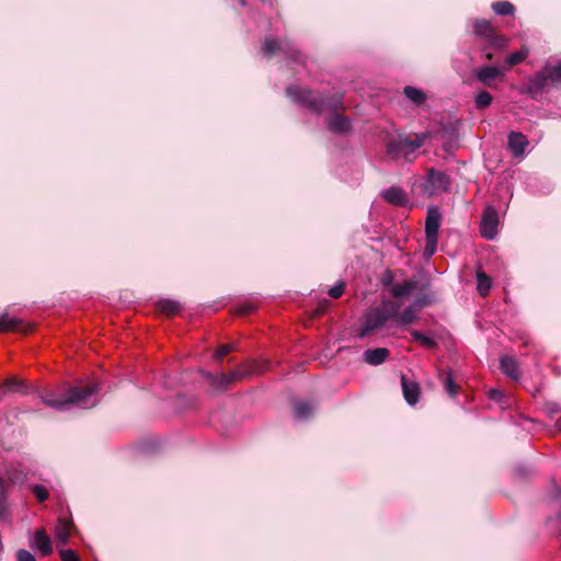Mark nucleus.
Listing matches in <instances>:
<instances>
[{
    "label": "nucleus",
    "mask_w": 561,
    "mask_h": 561,
    "mask_svg": "<svg viewBox=\"0 0 561 561\" xmlns=\"http://www.w3.org/2000/svg\"><path fill=\"white\" fill-rule=\"evenodd\" d=\"M286 96L294 103L306 106L314 114H321L325 110L331 114L344 111L342 94L324 95L300 85L293 84L287 87Z\"/></svg>",
    "instance_id": "f257e3e1"
},
{
    "label": "nucleus",
    "mask_w": 561,
    "mask_h": 561,
    "mask_svg": "<svg viewBox=\"0 0 561 561\" xmlns=\"http://www.w3.org/2000/svg\"><path fill=\"white\" fill-rule=\"evenodd\" d=\"M99 386L89 383L84 386L69 387L64 392L45 391L41 394L43 403L59 411L68 410L72 407L93 405L92 398L98 393Z\"/></svg>",
    "instance_id": "f03ea898"
},
{
    "label": "nucleus",
    "mask_w": 561,
    "mask_h": 561,
    "mask_svg": "<svg viewBox=\"0 0 561 561\" xmlns=\"http://www.w3.org/2000/svg\"><path fill=\"white\" fill-rule=\"evenodd\" d=\"M270 368V360L267 359H248L243 364H240L233 371L229 374L214 375L206 374V379L208 380L210 387L217 391L221 392L228 389V387L236 381H239L243 378L260 375L265 373Z\"/></svg>",
    "instance_id": "7ed1b4c3"
},
{
    "label": "nucleus",
    "mask_w": 561,
    "mask_h": 561,
    "mask_svg": "<svg viewBox=\"0 0 561 561\" xmlns=\"http://www.w3.org/2000/svg\"><path fill=\"white\" fill-rule=\"evenodd\" d=\"M398 311H400V306L391 300H385L380 306L369 309L365 314L358 336L365 337L375 330L381 329L388 320L398 316Z\"/></svg>",
    "instance_id": "20e7f679"
},
{
    "label": "nucleus",
    "mask_w": 561,
    "mask_h": 561,
    "mask_svg": "<svg viewBox=\"0 0 561 561\" xmlns=\"http://www.w3.org/2000/svg\"><path fill=\"white\" fill-rule=\"evenodd\" d=\"M426 136L424 134H399L398 137L389 139L386 149L392 158H399L404 154L405 159L411 161L409 156L423 146Z\"/></svg>",
    "instance_id": "39448f33"
},
{
    "label": "nucleus",
    "mask_w": 561,
    "mask_h": 561,
    "mask_svg": "<svg viewBox=\"0 0 561 561\" xmlns=\"http://www.w3.org/2000/svg\"><path fill=\"white\" fill-rule=\"evenodd\" d=\"M561 84V62L556 66H547L536 73L528 83V91L533 96L541 93L549 85Z\"/></svg>",
    "instance_id": "423d86ee"
},
{
    "label": "nucleus",
    "mask_w": 561,
    "mask_h": 561,
    "mask_svg": "<svg viewBox=\"0 0 561 561\" xmlns=\"http://www.w3.org/2000/svg\"><path fill=\"white\" fill-rule=\"evenodd\" d=\"M499 216L493 207H486L483 211L480 232L486 240H493L497 233Z\"/></svg>",
    "instance_id": "0eeeda50"
},
{
    "label": "nucleus",
    "mask_w": 561,
    "mask_h": 561,
    "mask_svg": "<svg viewBox=\"0 0 561 561\" xmlns=\"http://www.w3.org/2000/svg\"><path fill=\"white\" fill-rule=\"evenodd\" d=\"M440 214L437 209L431 208L425 220L426 245H437Z\"/></svg>",
    "instance_id": "6e6552de"
},
{
    "label": "nucleus",
    "mask_w": 561,
    "mask_h": 561,
    "mask_svg": "<svg viewBox=\"0 0 561 561\" xmlns=\"http://www.w3.org/2000/svg\"><path fill=\"white\" fill-rule=\"evenodd\" d=\"M381 197L393 206H405L409 203V196L407 192L396 185H392L381 192Z\"/></svg>",
    "instance_id": "1a4fd4ad"
},
{
    "label": "nucleus",
    "mask_w": 561,
    "mask_h": 561,
    "mask_svg": "<svg viewBox=\"0 0 561 561\" xmlns=\"http://www.w3.org/2000/svg\"><path fill=\"white\" fill-rule=\"evenodd\" d=\"M428 287V282L419 285V283L415 279H408L404 280L402 284H397L392 286L391 294L393 297L400 298L411 294L415 289L420 291H426Z\"/></svg>",
    "instance_id": "9d476101"
},
{
    "label": "nucleus",
    "mask_w": 561,
    "mask_h": 561,
    "mask_svg": "<svg viewBox=\"0 0 561 561\" xmlns=\"http://www.w3.org/2000/svg\"><path fill=\"white\" fill-rule=\"evenodd\" d=\"M474 76L479 82L482 84L492 88L496 79L502 78L503 73L500 68L494 66H484L479 69H476Z\"/></svg>",
    "instance_id": "9b49d317"
},
{
    "label": "nucleus",
    "mask_w": 561,
    "mask_h": 561,
    "mask_svg": "<svg viewBox=\"0 0 561 561\" xmlns=\"http://www.w3.org/2000/svg\"><path fill=\"white\" fill-rule=\"evenodd\" d=\"M401 387L405 401L410 405H415L419 402L421 389L416 381L409 379L405 375L401 376Z\"/></svg>",
    "instance_id": "f8f14e48"
},
{
    "label": "nucleus",
    "mask_w": 561,
    "mask_h": 561,
    "mask_svg": "<svg viewBox=\"0 0 561 561\" xmlns=\"http://www.w3.org/2000/svg\"><path fill=\"white\" fill-rule=\"evenodd\" d=\"M28 392V386L24 379H20L15 376L7 378L1 385H0V393L2 396L9 394V393H22L26 394Z\"/></svg>",
    "instance_id": "ddd939ff"
},
{
    "label": "nucleus",
    "mask_w": 561,
    "mask_h": 561,
    "mask_svg": "<svg viewBox=\"0 0 561 561\" xmlns=\"http://www.w3.org/2000/svg\"><path fill=\"white\" fill-rule=\"evenodd\" d=\"M427 185H430L433 191L439 190L446 192L449 190L450 179L445 172L430 169L427 171Z\"/></svg>",
    "instance_id": "4468645a"
},
{
    "label": "nucleus",
    "mask_w": 561,
    "mask_h": 561,
    "mask_svg": "<svg viewBox=\"0 0 561 561\" xmlns=\"http://www.w3.org/2000/svg\"><path fill=\"white\" fill-rule=\"evenodd\" d=\"M328 128L334 134H345L352 128L351 121L340 113L331 114L328 118Z\"/></svg>",
    "instance_id": "2eb2a0df"
},
{
    "label": "nucleus",
    "mask_w": 561,
    "mask_h": 561,
    "mask_svg": "<svg viewBox=\"0 0 561 561\" xmlns=\"http://www.w3.org/2000/svg\"><path fill=\"white\" fill-rule=\"evenodd\" d=\"M43 556H49L53 552L51 540L44 528L36 529L32 543Z\"/></svg>",
    "instance_id": "dca6fc26"
},
{
    "label": "nucleus",
    "mask_w": 561,
    "mask_h": 561,
    "mask_svg": "<svg viewBox=\"0 0 561 561\" xmlns=\"http://www.w3.org/2000/svg\"><path fill=\"white\" fill-rule=\"evenodd\" d=\"M508 148L514 157H522L528 146V140L525 135L517 131H511L508 134Z\"/></svg>",
    "instance_id": "f3484780"
},
{
    "label": "nucleus",
    "mask_w": 561,
    "mask_h": 561,
    "mask_svg": "<svg viewBox=\"0 0 561 561\" xmlns=\"http://www.w3.org/2000/svg\"><path fill=\"white\" fill-rule=\"evenodd\" d=\"M390 351L386 347L369 348L363 354L364 360L369 365H380L389 357Z\"/></svg>",
    "instance_id": "a211bd4d"
},
{
    "label": "nucleus",
    "mask_w": 561,
    "mask_h": 561,
    "mask_svg": "<svg viewBox=\"0 0 561 561\" xmlns=\"http://www.w3.org/2000/svg\"><path fill=\"white\" fill-rule=\"evenodd\" d=\"M500 367L508 378L517 381L520 377L519 367L517 362L512 356H502L500 359Z\"/></svg>",
    "instance_id": "6ab92c4d"
},
{
    "label": "nucleus",
    "mask_w": 561,
    "mask_h": 561,
    "mask_svg": "<svg viewBox=\"0 0 561 561\" xmlns=\"http://www.w3.org/2000/svg\"><path fill=\"white\" fill-rule=\"evenodd\" d=\"M419 308L412 304L408 306L402 313L398 311V316L393 319L397 321V323L401 327H407L412 323H414L419 319Z\"/></svg>",
    "instance_id": "aec40b11"
},
{
    "label": "nucleus",
    "mask_w": 561,
    "mask_h": 561,
    "mask_svg": "<svg viewBox=\"0 0 561 561\" xmlns=\"http://www.w3.org/2000/svg\"><path fill=\"white\" fill-rule=\"evenodd\" d=\"M73 523L66 518H59L56 525V538L59 543L67 545L71 535V529L73 528Z\"/></svg>",
    "instance_id": "412c9836"
},
{
    "label": "nucleus",
    "mask_w": 561,
    "mask_h": 561,
    "mask_svg": "<svg viewBox=\"0 0 561 561\" xmlns=\"http://www.w3.org/2000/svg\"><path fill=\"white\" fill-rule=\"evenodd\" d=\"M9 331H22L27 332L25 330L21 320L16 318H10L7 313L0 317V332H9Z\"/></svg>",
    "instance_id": "4be33fe9"
},
{
    "label": "nucleus",
    "mask_w": 561,
    "mask_h": 561,
    "mask_svg": "<svg viewBox=\"0 0 561 561\" xmlns=\"http://www.w3.org/2000/svg\"><path fill=\"white\" fill-rule=\"evenodd\" d=\"M282 43L283 42L278 41L277 38H275L273 36H266L264 38L261 50L264 56L272 58L276 54L280 53Z\"/></svg>",
    "instance_id": "5701e85b"
},
{
    "label": "nucleus",
    "mask_w": 561,
    "mask_h": 561,
    "mask_svg": "<svg viewBox=\"0 0 561 561\" xmlns=\"http://www.w3.org/2000/svg\"><path fill=\"white\" fill-rule=\"evenodd\" d=\"M280 53L284 54L287 59L294 62H302L301 53L296 47V45L288 39L283 41Z\"/></svg>",
    "instance_id": "b1692460"
},
{
    "label": "nucleus",
    "mask_w": 561,
    "mask_h": 561,
    "mask_svg": "<svg viewBox=\"0 0 561 561\" xmlns=\"http://www.w3.org/2000/svg\"><path fill=\"white\" fill-rule=\"evenodd\" d=\"M157 308L160 312L167 314L168 317H172L181 311L182 306L176 300L161 299L157 302Z\"/></svg>",
    "instance_id": "393cba45"
},
{
    "label": "nucleus",
    "mask_w": 561,
    "mask_h": 561,
    "mask_svg": "<svg viewBox=\"0 0 561 561\" xmlns=\"http://www.w3.org/2000/svg\"><path fill=\"white\" fill-rule=\"evenodd\" d=\"M403 94L407 96V99H409L413 104L417 106L424 104L427 99L423 90L412 85L404 87Z\"/></svg>",
    "instance_id": "a878e982"
},
{
    "label": "nucleus",
    "mask_w": 561,
    "mask_h": 561,
    "mask_svg": "<svg viewBox=\"0 0 561 561\" xmlns=\"http://www.w3.org/2000/svg\"><path fill=\"white\" fill-rule=\"evenodd\" d=\"M472 27L473 34L479 38L486 36L489 33L495 30L492 22L485 19H476L473 21Z\"/></svg>",
    "instance_id": "bb28decb"
},
{
    "label": "nucleus",
    "mask_w": 561,
    "mask_h": 561,
    "mask_svg": "<svg viewBox=\"0 0 561 561\" xmlns=\"http://www.w3.org/2000/svg\"><path fill=\"white\" fill-rule=\"evenodd\" d=\"M312 413L313 407L306 401H299L294 405V415L298 420H307L312 415Z\"/></svg>",
    "instance_id": "cd10ccee"
},
{
    "label": "nucleus",
    "mask_w": 561,
    "mask_h": 561,
    "mask_svg": "<svg viewBox=\"0 0 561 561\" xmlns=\"http://www.w3.org/2000/svg\"><path fill=\"white\" fill-rule=\"evenodd\" d=\"M491 8L497 15L502 16H510L515 13L514 4L506 0L495 1L492 3Z\"/></svg>",
    "instance_id": "c85d7f7f"
},
{
    "label": "nucleus",
    "mask_w": 561,
    "mask_h": 561,
    "mask_svg": "<svg viewBox=\"0 0 561 561\" xmlns=\"http://www.w3.org/2000/svg\"><path fill=\"white\" fill-rule=\"evenodd\" d=\"M442 382L445 391L450 397H456L458 394L459 386L456 383L453 373L450 370L442 375Z\"/></svg>",
    "instance_id": "c756f323"
},
{
    "label": "nucleus",
    "mask_w": 561,
    "mask_h": 561,
    "mask_svg": "<svg viewBox=\"0 0 561 561\" xmlns=\"http://www.w3.org/2000/svg\"><path fill=\"white\" fill-rule=\"evenodd\" d=\"M478 291L481 296H486L491 289V278L481 268L477 271Z\"/></svg>",
    "instance_id": "7c9ffc66"
},
{
    "label": "nucleus",
    "mask_w": 561,
    "mask_h": 561,
    "mask_svg": "<svg viewBox=\"0 0 561 561\" xmlns=\"http://www.w3.org/2000/svg\"><path fill=\"white\" fill-rule=\"evenodd\" d=\"M411 335L414 341L419 342L422 346H424L427 350H435L438 346L437 342L434 339L424 335L422 332L417 330H412Z\"/></svg>",
    "instance_id": "2f4dec72"
},
{
    "label": "nucleus",
    "mask_w": 561,
    "mask_h": 561,
    "mask_svg": "<svg viewBox=\"0 0 561 561\" xmlns=\"http://www.w3.org/2000/svg\"><path fill=\"white\" fill-rule=\"evenodd\" d=\"M436 302V296L434 293H421L416 296L414 305L422 309Z\"/></svg>",
    "instance_id": "473e14b6"
},
{
    "label": "nucleus",
    "mask_w": 561,
    "mask_h": 561,
    "mask_svg": "<svg viewBox=\"0 0 561 561\" xmlns=\"http://www.w3.org/2000/svg\"><path fill=\"white\" fill-rule=\"evenodd\" d=\"M528 56V49L523 47L520 50L510 54L506 57V64L508 67L516 66L524 61Z\"/></svg>",
    "instance_id": "72a5a7b5"
},
{
    "label": "nucleus",
    "mask_w": 561,
    "mask_h": 561,
    "mask_svg": "<svg viewBox=\"0 0 561 561\" xmlns=\"http://www.w3.org/2000/svg\"><path fill=\"white\" fill-rule=\"evenodd\" d=\"M493 96L485 90L480 91L474 99L478 110H485L491 105Z\"/></svg>",
    "instance_id": "f704fd0d"
},
{
    "label": "nucleus",
    "mask_w": 561,
    "mask_h": 561,
    "mask_svg": "<svg viewBox=\"0 0 561 561\" xmlns=\"http://www.w3.org/2000/svg\"><path fill=\"white\" fill-rule=\"evenodd\" d=\"M508 45V39L504 35L496 32V34L491 38L490 44L488 45V48H494V49H505Z\"/></svg>",
    "instance_id": "c9c22d12"
},
{
    "label": "nucleus",
    "mask_w": 561,
    "mask_h": 561,
    "mask_svg": "<svg viewBox=\"0 0 561 561\" xmlns=\"http://www.w3.org/2000/svg\"><path fill=\"white\" fill-rule=\"evenodd\" d=\"M331 301L328 299L320 300L317 307L311 311V318L322 317L330 308Z\"/></svg>",
    "instance_id": "e433bc0d"
},
{
    "label": "nucleus",
    "mask_w": 561,
    "mask_h": 561,
    "mask_svg": "<svg viewBox=\"0 0 561 561\" xmlns=\"http://www.w3.org/2000/svg\"><path fill=\"white\" fill-rule=\"evenodd\" d=\"M26 411L20 409H11L5 413V421L8 425H14L21 420V415L25 414Z\"/></svg>",
    "instance_id": "4c0bfd02"
},
{
    "label": "nucleus",
    "mask_w": 561,
    "mask_h": 561,
    "mask_svg": "<svg viewBox=\"0 0 561 561\" xmlns=\"http://www.w3.org/2000/svg\"><path fill=\"white\" fill-rule=\"evenodd\" d=\"M32 492H33L34 496L39 502H45L49 497L48 490L44 485H41V484L33 485L32 486Z\"/></svg>",
    "instance_id": "58836bf2"
},
{
    "label": "nucleus",
    "mask_w": 561,
    "mask_h": 561,
    "mask_svg": "<svg viewBox=\"0 0 561 561\" xmlns=\"http://www.w3.org/2000/svg\"><path fill=\"white\" fill-rule=\"evenodd\" d=\"M234 345L233 344H222L220 345L214 357L217 359V360H220L224 356L228 355L229 353H231L232 351H234Z\"/></svg>",
    "instance_id": "ea45409f"
},
{
    "label": "nucleus",
    "mask_w": 561,
    "mask_h": 561,
    "mask_svg": "<svg viewBox=\"0 0 561 561\" xmlns=\"http://www.w3.org/2000/svg\"><path fill=\"white\" fill-rule=\"evenodd\" d=\"M59 556L62 561H81L78 553L72 549H61Z\"/></svg>",
    "instance_id": "a19ab883"
},
{
    "label": "nucleus",
    "mask_w": 561,
    "mask_h": 561,
    "mask_svg": "<svg viewBox=\"0 0 561 561\" xmlns=\"http://www.w3.org/2000/svg\"><path fill=\"white\" fill-rule=\"evenodd\" d=\"M345 286L346 285L344 282H340L335 286L331 287L328 294L330 295V297L337 299L344 294Z\"/></svg>",
    "instance_id": "79ce46f5"
},
{
    "label": "nucleus",
    "mask_w": 561,
    "mask_h": 561,
    "mask_svg": "<svg viewBox=\"0 0 561 561\" xmlns=\"http://www.w3.org/2000/svg\"><path fill=\"white\" fill-rule=\"evenodd\" d=\"M5 491L3 486V481L0 478V519L5 517L7 505H5Z\"/></svg>",
    "instance_id": "37998d69"
},
{
    "label": "nucleus",
    "mask_w": 561,
    "mask_h": 561,
    "mask_svg": "<svg viewBox=\"0 0 561 561\" xmlns=\"http://www.w3.org/2000/svg\"><path fill=\"white\" fill-rule=\"evenodd\" d=\"M16 560L18 561H36L34 556L25 549L18 550Z\"/></svg>",
    "instance_id": "c03bdc74"
},
{
    "label": "nucleus",
    "mask_w": 561,
    "mask_h": 561,
    "mask_svg": "<svg viewBox=\"0 0 561 561\" xmlns=\"http://www.w3.org/2000/svg\"><path fill=\"white\" fill-rule=\"evenodd\" d=\"M381 282L383 285L389 286L393 282V274L390 270L385 271V273L381 276Z\"/></svg>",
    "instance_id": "a18cd8bd"
},
{
    "label": "nucleus",
    "mask_w": 561,
    "mask_h": 561,
    "mask_svg": "<svg viewBox=\"0 0 561 561\" xmlns=\"http://www.w3.org/2000/svg\"><path fill=\"white\" fill-rule=\"evenodd\" d=\"M255 310V307L251 304H244L239 307V313L240 314H250Z\"/></svg>",
    "instance_id": "49530a36"
},
{
    "label": "nucleus",
    "mask_w": 561,
    "mask_h": 561,
    "mask_svg": "<svg viewBox=\"0 0 561 561\" xmlns=\"http://www.w3.org/2000/svg\"><path fill=\"white\" fill-rule=\"evenodd\" d=\"M489 396L492 400L500 401L501 398L503 397V393H502V391H500L497 389H492V390H490Z\"/></svg>",
    "instance_id": "de8ad7c7"
},
{
    "label": "nucleus",
    "mask_w": 561,
    "mask_h": 561,
    "mask_svg": "<svg viewBox=\"0 0 561 561\" xmlns=\"http://www.w3.org/2000/svg\"><path fill=\"white\" fill-rule=\"evenodd\" d=\"M496 34V30H493L491 33H489L486 36L482 37L486 45L490 44L491 38ZM488 49V46L483 47V50Z\"/></svg>",
    "instance_id": "09e8293b"
},
{
    "label": "nucleus",
    "mask_w": 561,
    "mask_h": 561,
    "mask_svg": "<svg viewBox=\"0 0 561 561\" xmlns=\"http://www.w3.org/2000/svg\"><path fill=\"white\" fill-rule=\"evenodd\" d=\"M435 251H436V248H424L423 256L425 259H430L434 255Z\"/></svg>",
    "instance_id": "8fccbe9b"
},
{
    "label": "nucleus",
    "mask_w": 561,
    "mask_h": 561,
    "mask_svg": "<svg viewBox=\"0 0 561 561\" xmlns=\"http://www.w3.org/2000/svg\"><path fill=\"white\" fill-rule=\"evenodd\" d=\"M485 53L483 54V57L486 59V60H492L494 58V55L490 51H486V49L484 50Z\"/></svg>",
    "instance_id": "3c124183"
},
{
    "label": "nucleus",
    "mask_w": 561,
    "mask_h": 561,
    "mask_svg": "<svg viewBox=\"0 0 561 561\" xmlns=\"http://www.w3.org/2000/svg\"><path fill=\"white\" fill-rule=\"evenodd\" d=\"M558 520H559V523H560V525H561V513H560V514H559V516H558Z\"/></svg>",
    "instance_id": "603ef678"
}]
</instances>
